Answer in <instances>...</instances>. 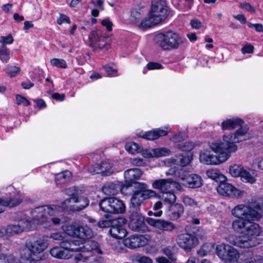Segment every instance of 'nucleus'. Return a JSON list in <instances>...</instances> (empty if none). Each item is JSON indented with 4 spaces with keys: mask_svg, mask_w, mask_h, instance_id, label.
I'll use <instances>...</instances> for the list:
<instances>
[{
    "mask_svg": "<svg viewBox=\"0 0 263 263\" xmlns=\"http://www.w3.org/2000/svg\"><path fill=\"white\" fill-rule=\"evenodd\" d=\"M180 179L183 181V185L187 187L198 188L202 185L201 177L197 174H191L181 176Z\"/></svg>",
    "mask_w": 263,
    "mask_h": 263,
    "instance_id": "nucleus-20",
    "label": "nucleus"
},
{
    "mask_svg": "<svg viewBox=\"0 0 263 263\" xmlns=\"http://www.w3.org/2000/svg\"><path fill=\"white\" fill-rule=\"evenodd\" d=\"M135 187V190L133 191L130 198L131 203L134 207L139 206L145 200L155 198L157 196L156 193L148 189V186L145 183L136 182Z\"/></svg>",
    "mask_w": 263,
    "mask_h": 263,
    "instance_id": "nucleus-6",
    "label": "nucleus"
},
{
    "mask_svg": "<svg viewBox=\"0 0 263 263\" xmlns=\"http://www.w3.org/2000/svg\"><path fill=\"white\" fill-rule=\"evenodd\" d=\"M206 175L210 178L218 181L224 178V176L218 170L215 169H211L206 171Z\"/></svg>",
    "mask_w": 263,
    "mask_h": 263,
    "instance_id": "nucleus-39",
    "label": "nucleus"
},
{
    "mask_svg": "<svg viewBox=\"0 0 263 263\" xmlns=\"http://www.w3.org/2000/svg\"><path fill=\"white\" fill-rule=\"evenodd\" d=\"M21 69L19 67L16 66H8L5 68V72L10 77H15L20 72Z\"/></svg>",
    "mask_w": 263,
    "mask_h": 263,
    "instance_id": "nucleus-47",
    "label": "nucleus"
},
{
    "mask_svg": "<svg viewBox=\"0 0 263 263\" xmlns=\"http://www.w3.org/2000/svg\"><path fill=\"white\" fill-rule=\"evenodd\" d=\"M16 101L18 105L23 104L27 106L30 104V102L26 98L20 95L16 96Z\"/></svg>",
    "mask_w": 263,
    "mask_h": 263,
    "instance_id": "nucleus-50",
    "label": "nucleus"
},
{
    "mask_svg": "<svg viewBox=\"0 0 263 263\" xmlns=\"http://www.w3.org/2000/svg\"><path fill=\"white\" fill-rule=\"evenodd\" d=\"M90 39L92 42L90 44L91 46L93 44L95 46L100 48H107L109 46V44L107 43L108 37L103 35L100 30L93 31L91 32Z\"/></svg>",
    "mask_w": 263,
    "mask_h": 263,
    "instance_id": "nucleus-22",
    "label": "nucleus"
},
{
    "mask_svg": "<svg viewBox=\"0 0 263 263\" xmlns=\"http://www.w3.org/2000/svg\"><path fill=\"white\" fill-rule=\"evenodd\" d=\"M155 41L162 50L170 51L178 49L184 44L185 39L177 32L168 30L157 34Z\"/></svg>",
    "mask_w": 263,
    "mask_h": 263,
    "instance_id": "nucleus-4",
    "label": "nucleus"
},
{
    "mask_svg": "<svg viewBox=\"0 0 263 263\" xmlns=\"http://www.w3.org/2000/svg\"><path fill=\"white\" fill-rule=\"evenodd\" d=\"M111 235L116 238L121 239L126 236L125 229L121 226H112L109 230Z\"/></svg>",
    "mask_w": 263,
    "mask_h": 263,
    "instance_id": "nucleus-33",
    "label": "nucleus"
},
{
    "mask_svg": "<svg viewBox=\"0 0 263 263\" xmlns=\"http://www.w3.org/2000/svg\"><path fill=\"white\" fill-rule=\"evenodd\" d=\"M80 241L73 240V243L67 242L63 243V245L66 249L71 250L72 251L89 252L95 251L99 254H102L103 252L100 248L99 243L95 241H90L86 243L85 245L80 246Z\"/></svg>",
    "mask_w": 263,
    "mask_h": 263,
    "instance_id": "nucleus-11",
    "label": "nucleus"
},
{
    "mask_svg": "<svg viewBox=\"0 0 263 263\" xmlns=\"http://www.w3.org/2000/svg\"><path fill=\"white\" fill-rule=\"evenodd\" d=\"M182 200L183 203L186 205L194 206L196 205V201L187 196H183Z\"/></svg>",
    "mask_w": 263,
    "mask_h": 263,
    "instance_id": "nucleus-54",
    "label": "nucleus"
},
{
    "mask_svg": "<svg viewBox=\"0 0 263 263\" xmlns=\"http://www.w3.org/2000/svg\"><path fill=\"white\" fill-rule=\"evenodd\" d=\"M243 170V168L241 166L234 164L230 167L229 173L234 177H240Z\"/></svg>",
    "mask_w": 263,
    "mask_h": 263,
    "instance_id": "nucleus-40",
    "label": "nucleus"
},
{
    "mask_svg": "<svg viewBox=\"0 0 263 263\" xmlns=\"http://www.w3.org/2000/svg\"><path fill=\"white\" fill-rule=\"evenodd\" d=\"M263 258L260 256H257L256 257L251 258L248 260L245 261L243 263H262Z\"/></svg>",
    "mask_w": 263,
    "mask_h": 263,
    "instance_id": "nucleus-62",
    "label": "nucleus"
},
{
    "mask_svg": "<svg viewBox=\"0 0 263 263\" xmlns=\"http://www.w3.org/2000/svg\"><path fill=\"white\" fill-rule=\"evenodd\" d=\"M125 149L129 153L135 154L142 152V147L135 142H128L125 145Z\"/></svg>",
    "mask_w": 263,
    "mask_h": 263,
    "instance_id": "nucleus-37",
    "label": "nucleus"
},
{
    "mask_svg": "<svg viewBox=\"0 0 263 263\" xmlns=\"http://www.w3.org/2000/svg\"><path fill=\"white\" fill-rule=\"evenodd\" d=\"M1 41L3 45L6 44H11L13 42V38L11 34H9L6 36H2L1 37Z\"/></svg>",
    "mask_w": 263,
    "mask_h": 263,
    "instance_id": "nucleus-52",
    "label": "nucleus"
},
{
    "mask_svg": "<svg viewBox=\"0 0 263 263\" xmlns=\"http://www.w3.org/2000/svg\"><path fill=\"white\" fill-rule=\"evenodd\" d=\"M93 236V231L90 228L87 226L79 225L77 238L85 242L92 238Z\"/></svg>",
    "mask_w": 263,
    "mask_h": 263,
    "instance_id": "nucleus-30",
    "label": "nucleus"
},
{
    "mask_svg": "<svg viewBox=\"0 0 263 263\" xmlns=\"http://www.w3.org/2000/svg\"><path fill=\"white\" fill-rule=\"evenodd\" d=\"M10 52L9 49L3 46L0 47V60L3 62L7 63L10 59Z\"/></svg>",
    "mask_w": 263,
    "mask_h": 263,
    "instance_id": "nucleus-45",
    "label": "nucleus"
},
{
    "mask_svg": "<svg viewBox=\"0 0 263 263\" xmlns=\"http://www.w3.org/2000/svg\"><path fill=\"white\" fill-rule=\"evenodd\" d=\"M142 10L141 9H134L131 12L130 21L134 23H137L141 17Z\"/></svg>",
    "mask_w": 263,
    "mask_h": 263,
    "instance_id": "nucleus-42",
    "label": "nucleus"
},
{
    "mask_svg": "<svg viewBox=\"0 0 263 263\" xmlns=\"http://www.w3.org/2000/svg\"><path fill=\"white\" fill-rule=\"evenodd\" d=\"M143 174L142 171L138 168H133L126 170L124 172V178L127 187L132 186V183H136V180L139 179Z\"/></svg>",
    "mask_w": 263,
    "mask_h": 263,
    "instance_id": "nucleus-23",
    "label": "nucleus"
},
{
    "mask_svg": "<svg viewBox=\"0 0 263 263\" xmlns=\"http://www.w3.org/2000/svg\"><path fill=\"white\" fill-rule=\"evenodd\" d=\"M57 23L59 25H61L64 23H67L69 24L70 23V21L67 16L64 14H60V17L57 19Z\"/></svg>",
    "mask_w": 263,
    "mask_h": 263,
    "instance_id": "nucleus-56",
    "label": "nucleus"
},
{
    "mask_svg": "<svg viewBox=\"0 0 263 263\" xmlns=\"http://www.w3.org/2000/svg\"><path fill=\"white\" fill-rule=\"evenodd\" d=\"M136 260L139 263H153L151 258L145 256H138Z\"/></svg>",
    "mask_w": 263,
    "mask_h": 263,
    "instance_id": "nucleus-58",
    "label": "nucleus"
},
{
    "mask_svg": "<svg viewBox=\"0 0 263 263\" xmlns=\"http://www.w3.org/2000/svg\"><path fill=\"white\" fill-rule=\"evenodd\" d=\"M130 163L136 166H144L145 162L143 160L139 158H135L130 160Z\"/></svg>",
    "mask_w": 263,
    "mask_h": 263,
    "instance_id": "nucleus-57",
    "label": "nucleus"
},
{
    "mask_svg": "<svg viewBox=\"0 0 263 263\" xmlns=\"http://www.w3.org/2000/svg\"><path fill=\"white\" fill-rule=\"evenodd\" d=\"M71 177V172L68 171H65L57 174L55 177V180L57 184H62L68 181Z\"/></svg>",
    "mask_w": 263,
    "mask_h": 263,
    "instance_id": "nucleus-35",
    "label": "nucleus"
},
{
    "mask_svg": "<svg viewBox=\"0 0 263 263\" xmlns=\"http://www.w3.org/2000/svg\"><path fill=\"white\" fill-rule=\"evenodd\" d=\"M79 224L76 222H72L69 224H67L62 227V229L64 233L72 237H77L78 232Z\"/></svg>",
    "mask_w": 263,
    "mask_h": 263,
    "instance_id": "nucleus-32",
    "label": "nucleus"
},
{
    "mask_svg": "<svg viewBox=\"0 0 263 263\" xmlns=\"http://www.w3.org/2000/svg\"><path fill=\"white\" fill-rule=\"evenodd\" d=\"M163 199L165 202L171 205L175 204L176 200V197L174 194V191L171 190L166 192L163 194Z\"/></svg>",
    "mask_w": 263,
    "mask_h": 263,
    "instance_id": "nucleus-38",
    "label": "nucleus"
},
{
    "mask_svg": "<svg viewBox=\"0 0 263 263\" xmlns=\"http://www.w3.org/2000/svg\"><path fill=\"white\" fill-rule=\"evenodd\" d=\"M155 157H163L169 155L171 151L166 147H159L153 149Z\"/></svg>",
    "mask_w": 263,
    "mask_h": 263,
    "instance_id": "nucleus-41",
    "label": "nucleus"
},
{
    "mask_svg": "<svg viewBox=\"0 0 263 263\" xmlns=\"http://www.w3.org/2000/svg\"><path fill=\"white\" fill-rule=\"evenodd\" d=\"M167 129L156 128L153 130L148 131L144 133L139 134V137L148 140H154L161 136H164L168 134Z\"/></svg>",
    "mask_w": 263,
    "mask_h": 263,
    "instance_id": "nucleus-25",
    "label": "nucleus"
},
{
    "mask_svg": "<svg viewBox=\"0 0 263 263\" xmlns=\"http://www.w3.org/2000/svg\"><path fill=\"white\" fill-rule=\"evenodd\" d=\"M243 123V121L239 118L227 119L221 123V128L223 130H232L241 126Z\"/></svg>",
    "mask_w": 263,
    "mask_h": 263,
    "instance_id": "nucleus-28",
    "label": "nucleus"
},
{
    "mask_svg": "<svg viewBox=\"0 0 263 263\" xmlns=\"http://www.w3.org/2000/svg\"><path fill=\"white\" fill-rule=\"evenodd\" d=\"M22 201V197L20 193L15 194L14 198L9 200H5L0 198V213L3 211V206L13 207L19 204Z\"/></svg>",
    "mask_w": 263,
    "mask_h": 263,
    "instance_id": "nucleus-29",
    "label": "nucleus"
},
{
    "mask_svg": "<svg viewBox=\"0 0 263 263\" xmlns=\"http://www.w3.org/2000/svg\"><path fill=\"white\" fill-rule=\"evenodd\" d=\"M167 5L164 0H153L149 13L160 22L164 21L167 16Z\"/></svg>",
    "mask_w": 263,
    "mask_h": 263,
    "instance_id": "nucleus-14",
    "label": "nucleus"
},
{
    "mask_svg": "<svg viewBox=\"0 0 263 263\" xmlns=\"http://www.w3.org/2000/svg\"><path fill=\"white\" fill-rule=\"evenodd\" d=\"M177 244L184 250H190L195 247L197 243V239L194 235L188 233L179 235L176 239Z\"/></svg>",
    "mask_w": 263,
    "mask_h": 263,
    "instance_id": "nucleus-18",
    "label": "nucleus"
},
{
    "mask_svg": "<svg viewBox=\"0 0 263 263\" xmlns=\"http://www.w3.org/2000/svg\"><path fill=\"white\" fill-rule=\"evenodd\" d=\"M75 259L78 261H82L84 262H89L90 263H93L97 260L93 257L92 256H86L81 253L77 254L75 256Z\"/></svg>",
    "mask_w": 263,
    "mask_h": 263,
    "instance_id": "nucleus-48",
    "label": "nucleus"
},
{
    "mask_svg": "<svg viewBox=\"0 0 263 263\" xmlns=\"http://www.w3.org/2000/svg\"><path fill=\"white\" fill-rule=\"evenodd\" d=\"M208 245H203L201 248V249L199 251H198L197 254L201 256H204L206 255L210 252V250L208 249Z\"/></svg>",
    "mask_w": 263,
    "mask_h": 263,
    "instance_id": "nucleus-55",
    "label": "nucleus"
},
{
    "mask_svg": "<svg viewBox=\"0 0 263 263\" xmlns=\"http://www.w3.org/2000/svg\"><path fill=\"white\" fill-rule=\"evenodd\" d=\"M30 221L28 219H22L17 223L8 225L5 228L0 230V237L5 235H13L22 232L25 229H29Z\"/></svg>",
    "mask_w": 263,
    "mask_h": 263,
    "instance_id": "nucleus-13",
    "label": "nucleus"
},
{
    "mask_svg": "<svg viewBox=\"0 0 263 263\" xmlns=\"http://www.w3.org/2000/svg\"><path fill=\"white\" fill-rule=\"evenodd\" d=\"M190 24L193 28L196 29L200 28L202 25L201 22L197 19H193L191 20Z\"/></svg>",
    "mask_w": 263,
    "mask_h": 263,
    "instance_id": "nucleus-63",
    "label": "nucleus"
},
{
    "mask_svg": "<svg viewBox=\"0 0 263 263\" xmlns=\"http://www.w3.org/2000/svg\"><path fill=\"white\" fill-rule=\"evenodd\" d=\"M232 213L238 219L258 220L261 217V215L256 210L242 204L236 206Z\"/></svg>",
    "mask_w": 263,
    "mask_h": 263,
    "instance_id": "nucleus-12",
    "label": "nucleus"
},
{
    "mask_svg": "<svg viewBox=\"0 0 263 263\" xmlns=\"http://www.w3.org/2000/svg\"><path fill=\"white\" fill-rule=\"evenodd\" d=\"M89 204V200L86 197L76 196L67 198L62 201L60 210L72 213L80 212L86 208Z\"/></svg>",
    "mask_w": 263,
    "mask_h": 263,
    "instance_id": "nucleus-7",
    "label": "nucleus"
},
{
    "mask_svg": "<svg viewBox=\"0 0 263 263\" xmlns=\"http://www.w3.org/2000/svg\"><path fill=\"white\" fill-rule=\"evenodd\" d=\"M51 65L58 68H66L67 65L64 59L54 58L50 60Z\"/></svg>",
    "mask_w": 263,
    "mask_h": 263,
    "instance_id": "nucleus-46",
    "label": "nucleus"
},
{
    "mask_svg": "<svg viewBox=\"0 0 263 263\" xmlns=\"http://www.w3.org/2000/svg\"><path fill=\"white\" fill-rule=\"evenodd\" d=\"M156 262L158 263H176V258H166L165 257H158L156 258Z\"/></svg>",
    "mask_w": 263,
    "mask_h": 263,
    "instance_id": "nucleus-49",
    "label": "nucleus"
},
{
    "mask_svg": "<svg viewBox=\"0 0 263 263\" xmlns=\"http://www.w3.org/2000/svg\"><path fill=\"white\" fill-rule=\"evenodd\" d=\"M240 177H241V180L243 182L253 184L256 181L255 178L245 170H243Z\"/></svg>",
    "mask_w": 263,
    "mask_h": 263,
    "instance_id": "nucleus-43",
    "label": "nucleus"
},
{
    "mask_svg": "<svg viewBox=\"0 0 263 263\" xmlns=\"http://www.w3.org/2000/svg\"><path fill=\"white\" fill-rule=\"evenodd\" d=\"M239 6L242 9H244L246 11H247L251 13H255L256 12V10L254 9V8L253 7L250 3H242L240 4Z\"/></svg>",
    "mask_w": 263,
    "mask_h": 263,
    "instance_id": "nucleus-51",
    "label": "nucleus"
},
{
    "mask_svg": "<svg viewBox=\"0 0 263 263\" xmlns=\"http://www.w3.org/2000/svg\"><path fill=\"white\" fill-rule=\"evenodd\" d=\"M148 240L144 235H134L125 238L123 240V244L117 241L115 243V246L114 249L118 253H123L126 251L125 248L122 246L123 245L130 249H135L145 246Z\"/></svg>",
    "mask_w": 263,
    "mask_h": 263,
    "instance_id": "nucleus-9",
    "label": "nucleus"
},
{
    "mask_svg": "<svg viewBox=\"0 0 263 263\" xmlns=\"http://www.w3.org/2000/svg\"><path fill=\"white\" fill-rule=\"evenodd\" d=\"M241 127L237 129L235 133L234 137L231 134H226L223 136L222 141L221 143H227L228 144H232L236 146V149L235 152L237 150V146L235 144L236 143L239 142L246 139V134L248 131V127L247 126H240Z\"/></svg>",
    "mask_w": 263,
    "mask_h": 263,
    "instance_id": "nucleus-15",
    "label": "nucleus"
},
{
    "mask_svg": "<svg viewBox=\"0 0 263 263\" xmlns=\"http://www.w3.org/2000/svg\"><path fill=\"white\" fill-rule=\"evenodd\" d=\"M146 221L149 226L157 229L160 233L164 231H172L175 227L172 222L160 219H155L152 218H147Z\"/></svg>",
    "mask_w": 263,
    "mask_h": 263,
    "instance_id": "nucleus-17",
    "label": "nucleus"
},
{
    "mask_svg": "<svg viewBox=\"0 0 263 263\" xmlns=\"http://www.w3.org/2000/svg\"><path fill=\"white\" fill-rule=\"evenodd\" d=\"M88 171L92 175L101 173L99 164H96L90 165L88 168Z\"/></svg>",
    "mask_w": 263,
    "mask_h": 263,
    "instance_id": "nucleus-53",
    "label": "nucleus"
},
{
    "mask_svg": "<svg viewBox=\"0 0 263 263\" xmlns=\"http://www.w3.org/2000/svg\"><path fill=\"white\" fill-rule=\"evenodd\" d=\"M216 253L225 263H238L240 258V253L236 249L225 243L217 246Z\"/></svg>",
    "mask_w": 263,
    "mask_h": 263,
    "instance_id": "nucleus-8",
    "label": "nucleus"
},
{
    "mask_svg": "<svg viewBox=\"0 0 263 263\" xmlns=\"http://www.w3.org/2000/svg\"><path fill=\"white\" fill-rule=\"evenodd\" d=\"M243 53H250L253 51V47L250 44L245 45L241 49Z\"/></svg>",
    "mask_w": 263,
    "mask_h": 263,
    "instance_id": "nucleus-64",
    "label": "nucleus"
},
{
    "mask_svg": "<svg viewBox=\"0 0 263 263\" xmlns=\"http://www.w3.org/2000/svg\"><path fill=\"white\" fill-rule=\"evenodd\" d=\"M192 159L191 153H187L185 155L177 157L176 158H169L166 160L165 163L172 166L173 165H179L183 167L190 164Z\"/></svg>",
    "mask_w": 263,
    "mask_h": 263,
    "instance_id": "nucleus-24",
    "label": "nucleus"
},
{
    "mask_svg": "<svg viewBox=\"0 0 263 263\" xmlns=\"http://www.w3.org/2000/svg\"><path fill=\"white\" fill-rule=\"evenodd\" d=\"M101 24L102 26L106 27L107 31H111L112 30V23L109 19L106 18L103 20L101 22Z\"/></svg>",
    "mask_w": 263,
    "mask_h": 263,
    "instance_id": "nucleus-59",
    "label": "nucleus"
},
{
    "mask_svg": "<svg viewBox=\"0 0 263 263\" xmlns=\"http://www.w3.org/2000/svg\"><path fill=\"white\" fill-rule=\"evenodd\" d=\"M58 211H60L58 205L51 204L36 207L31 212V221L34 224H41L44 227L50 229L54 226L61 223V219L55 217Z\"/></svg>",
    "mask_w": 263,
    "mask_h": 263,
    "instance_id": "nucleus-3",
    "label": "nucleus"
},
{
    "mask_svg": "<svg viewBox=\"0 0 263 263\" xmlns=\"http://www.w3.org/2000/svg\"><path fill=\"white\" fill-rule=\"evenodd\" d=\"M48 247V243L44 239L40 238L33 242L26 243V248L21 254L22 257L30 262L38 261L42 259L37 255Z\"/></svg>",
    "mask_w": 263,
    "mask_h": 263,
    "instance_id": "nucleus-5",
    "label": "nucleus"
},
{
    "mask_svg": "<svg viewBox=\"0 0 263 263\" xmlns=\"http://www.w3.org/2000/svg\"><path fill=\"white\" fill-rule=\"evenodd\" d=\"M112 164L109 161H105L99 164L101 173L105 175H108L113 172L111 170L112 167Z\"/></svg>",
    "mask_w": 263,
    "mask_h": 263,
    "instance_id": "nucleus-36",
    "label": "nucleus"
},
{
    "mask_svg": "<svg viewBox=\"0 0 263 263\" xmlns=\"http://www.w3.org/2000/svg\"><path fill=\"white\" fill-rule=\"evenodd\" d=\"M183 211L182 205L178 203L172 204L170 205L166 214L171 219L177 220L181 216Z\"/></svg>",
    "mask_w": 263,
    "mask_h": 263,
    "instance_id": "nucleus-27",
    "label": "nucleus"
},
{
    "mask_svg": "<svg viewBox=\"0 0 263 263\" xmlns=\"http://www.w3.org/2000/svg\"><path fill=\"white\" fill-rule=\"evenodd\" d=\"M101 210L110 214L123 213L125 211V206L123 202L115 197H108L101 200L99 202Z\"/></svg>",
    "mask_w": 263,
    "mask_h": 263,
    "instance_id": "nucleus-10",
    "label": "nucleus"
},
{
    "mask_svg": "<svg viewBox=\"0 0 263 263\" xmlns=\"http://www.w3.org/2000/svg\"><path fill=\"white\" fill-rule=\"evenodd\" d=\"M63 192L65 195L70 197L78 196V195L81 193V191H79L78 188L75 186L66 188Z\"/></svg>",
    "mask_w": 263,
    "mask_h": 263,
    "instance_id": "nucleus-44",
    "label": "nucleus"
},
{
    "mask_svg": "<svg viewBox=\"0 0 263 263\" xmlns=\"http://www.w3.org/2000/svg\"><path fill=\"white\" fill-rule=\"evenodd\" d=\"M73 243V240L71 241H62L60 243V247H54L51 249L50 250V255L57 258L59 259H68L70 258L71 255L70 254V252H72L71 250L66 249L64 247L63 243Z\"/></svg>",
    "mask_w": 263,
    "mask_h": 263,
    "instance_id": "nucleus-19",
    "label": "nucleus"
},
{
    "mask_svg": "<svg viewBox=\"0 0 263 263\" xmlns=\"http://www.w3.org/2000/svg\"><path fill=\"white\" fill-rule=\"evenodd\" d=\"M211 149L216 154L213 155L209 150L201 151L199 155L201 163L205 165H217L226 162L231 154L235 153L236 146L232 144L215 142L210 144Z\"/></svg>",
    "mask_w": 263,
    "mask_h": 263,
    "instance_id": "nucleus-2",
    "label": "nucleus"
},
{
    "mask_svg": "<svg viewBox=\"0 0 263 263\" xmlns=\"http://www.w3.org/2000/svg\"><path fill=\"white\" fill-rule=\"evenodd\" d=\"M161 23L157 18L149 13L148 16L141 21L139 25V27L142 29H146L158 25Z\"/></svg>",
    "mask_w": 263,
    "mask_h": 263,
    "instance_id": "nucleus-31",
    "label": "nucleus"
},
{
    "mask_svg": "<svg viewBox=\"0 0 263 263\" xmlns=\"http://www.w3.org/2000/svg\"><path fill=\"white\" fill-rule=\"evenodd\" d=\"M120 186L115 183H110L104 186L102 188L103 192L107 195H114L118 193Z\"/></svg>",
    "mask_w": 263,
    "mask_h": 263,
    "instance_id": "nucleus-34",
    "label": "nucleus"
},
{
    "mask_svg": "<svg viewBox=\"0 0 263 263\" xmlns=\"http://www.w3.org/2000/svg\"><path fill=\"white\" fill-rule=\"evenodd\" d=\"M144 217L138 212H133L129 216V227L133 231H139L144 227Z\"/></svg>",
    "mask_w": 263,
    "mask_h": 263,
    "instance_id": "nucleus-21",
    "label": "nucleus"
},
{
    "mask_svg": "<svg viewBox=\"0 0 263 263\" xmlns=\"http://www.w3.org/2000/svg\"><path fill=\"white\" fill-rule=\"evenodd\" d=\"M171 179H157L152 183V187L164 193L171 190Z\"/></svg>",
    "mask_w": 263,
    "mask_h": 263,
    "instance_id": "nucleus-26",
    "label": "nucleus"
},
{
    "mask_svg": "<svg viewBox=\"0 0 263 263\" xmlns=\"http://www.w3.org/2000/svg\"><path fill=\"white\" fill-rule=\"evenodd\" d=\"M254 220L238 219L232 223L233 230L241 236H229L227 240L232 245L242 248H252L255 246L253 239L259 236L261 228Z\"/></svg>",
    "mask_w": 263,
    "mask_h": 263,
    "instance_id": "nucleus-1",
    "label": "nucleus"
},
{
    "mask_svg": "<svg viewBox=\"0 0 263 263\" xmlns=\"http://www.w3.org/2000/svg\"><path fill=\"white\" fill-rule=\"evenodd\" d=\"M217 191L221 195L234 198H241L245 193L243 190H239L228 183H220L217 187Z\"/></svg>",
    "mask_w": 263,
    "mask_h": 263,
    "instance_id": "nucleus-16",
    "label": "nucleus"
},
{
    "mask_svg": "<svg viewBox=\"0 0 263 263\" xmlns=\"http://www.w3.org/2000/svg\"><path fill=\"white\" fill-rule=\"evenodd\" d=\"M50 237L55 240H63L64 236L61 232H54L51 234Z\"/></svg>",
    "mask_w": 263,
    "mask_h": 263,
    "instance_id": "nucleus-60",
    "label": "nucleus"
},
{
    "mask_svg": "<svg viewBox=\"0 0 263 263\" xmlns=\"http://www.w3.org/2000/svg\"><path fill=\"white\" fill-rule=\"evenodd\" d=\"M162 65L158 63L150 62L147 64V68L149 70L161 68Z\"/></svg>",
    "mask_w": 263,
    "mask_h": 263,
    "instance_id": "nucleus-61",
    "label": "nucleus"
}]
</instances>
